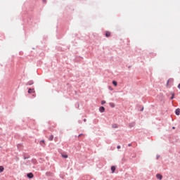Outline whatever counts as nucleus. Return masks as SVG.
Here are the masks:
<instances>
[{
	"label": "nucleus",
	"instance_id": "21",
	"mask_svg": "<svg viewBox=\"0 0 180 180\" xmlns=\"http://www.w3.org/2000/svg\"><path fill=\"white\" fill-rule=\"evenodd\" d=\"M172 129H175V127H173Z\"/></svg>",
	"mask_w": 180,
	"mask_h": 180
},
{
	"label": "nucleus",
	"instance_id": "3",
	"mask_svg": "<svg viewBox=\"0 0 180 180\" xmlns=\"http://www.w3.org/2000/svg\"><path fill=\"white\" fill-rule=\"evenodd\" d=\"M27 176L28 178H30V179H32V178H33V174H32V173H28V174H27Z\"/></svg>",
	"mask_w": 180,
	"mask_h": 180
},
{
	"label": "nucleus",
	"instance_id": "9",
	"mask_svg": "<svg viewBox=\"0 0 180 180\" xmlns=\"http://www.w3.org/2000/svg\"><path fill=\"white\" fill-rule=\"evenodd\" d=\"M112 84L115 86H117V82L116 81H112Z\"/></svg>",
	"mask_w": 180,
	"mask_h": 180
},
{
	"label": "nucleus",
	"instance_id": "6",
	"mask_svg": "<svg viewBox=\"0 0 180 180\" xmlns=\"http://www.w3.org/2000/svg\"><path fill=\"white\" fill-rule=\"evenodd\" d=\"M156 177L158 178V179H160V180L162 179V175L161 174H157Z\"/></svg>",
	"mask_w": 180,
	"mask_h": 180
},
{
	"label": "nucleus",
	"instance_id": "16",
	"mask_svg": "<svg viewBox=\"0 0 180 180\" xmlns=\"http://www.w3.org/2000/svg\"><path fill=\"white\" fill-rule=\"evenodd\" d=\"M169 81H171V79H169L167 82V85H169Z\"/></svg>",
	"mask_w": 180,
	"mask_h": 180
},
{
	"label": "nucleus",
	"instance_id": "12",
	"mask_svg": "<svg viewBox=\"0 0 180 180\" xmlns=\"http://www.w3.org/2000/svg\"><path fill=\"white\" fill-rule=\"evenodd\" d=\"M62 157L63 158H68V155H63Z\"/></svg>",
	"mask_w": 180,
	"mask_h": 180
},
{
	"label": "nucleus",
	"instance_id": "18",
	"mask_svg": "<svg viewBox=\"0 0 180 180\" xmlns=\"http://www.w3.org/2000/svg\"><path fill=\"white\" fill-rule=\"evenodd\" d=\"M178 88L179 89H180V84L178 85Z\"/></svg>",
	"mask_w": 180,
	"mask_h": 180
},
{
	"label": "nucleus",
	"instance_id": "13",
	"mask_svg": "<svg viewBox=\"0 0 180 180\" xmlns=\"http://www.w3.org/2000/svg\"><path fill=\"white\" fill-rule=\"evenodd\" d=\"M172 97L170 98V99H174L175 94H174V93H172Z\"/></svg>",
	"mask_w": 180,
	"mask_h": 180
},
{
	"label": "nucleus",
	"instance_id": "11",
	"mask_svg": "<svg viewBox=\"0 0 180 180\" xmlns=\"http://www.w3.org/2000/svg\"><path fill=\"white\" fill-rule=\"evenodd\" d=\"M110 106H111V108H115V103H110Z\"/></svg>",
	"mask_w": 180,
	"mask_h": 180
},
{
	"label": "nucleus",
	"instance_id": "5",
	"mask_svg": "<svg viewBox=\"0 0 180 180\" xmlns=\"http://www.w3.org/2000/svg\"><path fill=\"white\" fill-rule=\"evenodd\" d=\"M111 171H112V173H115V171H116V167H115V166H112L111 167Z\"/></svg>",
	"mask_w": 180,
	"mask_h": 180
},
{
	"label": "nucleus",
	"instance_id": "22",
	"mask_svg": "<svg viewBox=\"0 0 180 180\" xmlns=\"http://www.w3.org/2000/svg\"><path fill=\"white\" fill-rule=\"evenodd\" d=\"M42 143H44V141H41Z\"/></svg>",
	"mask_w": 180,
	"mask_h": 180
},
{
	"label": "nucleus",
	"instance_id": "23",
	"mask_svg": "<svg viewBox=\"0 0 180 180\" xmlns=\"http://www.w3.org/2000/svg\"><path fill=\"white\" fill-rule=\"evenodd\" d=\"M130 146H131V145H130V144H129V147H130Z\"/></svg>",
	"mask_w": 180,
	"mask_h": 180
},
{
	"label": "nucleus",
	"instance_id": "4",
	"mask_svg": "<svg viewBox=\"0 0 180 180\" xmlns=\"http://www.w3.org/2000/svg\"><path fill=\"white\" fill-rule=\"evenodd\" d=\"M175 113H176V115L177 116H179V115H180V109H176V110H175Z\"/></svg>",
	"mask_w": 180,
	"mask_h": 180
},
{
	"label": "nucleus",
	"instance_id": "7",
	"mask_svg": "<svg viewBox=\"0 0 180 180\" xmlns=\"http://www.w3.org/2000/svg\"><path fill=\"white\" fill-rule=\"evenodd\" d=\"M105 36H106L107 37H110V32L107 31V32H105Z\"/></svg>",
	"mask_w": 180,
	"mask_h": 180
},
{
	"label": "nucleus",
	"instance_id": "17",
	"mask_svg": "<svg viewBox=\"0 0 180 180\" xmlns=\"http://www.w3.org/2000/svg\"><path fill=\"white\" fill-rule=\"evenodd\" d=\"M117 148L118 150H120V148H121L120 146H118L117 147Z\"/></svg>",
	"mask_w": 180,
	"mask_h": 180
},
{
	"label": "nucleus",
	"instance_id": "20",
	"mask_svg": "<svg viewBox=\"0 0 180 180\" xmlns=\"http://www.w3.org/2000/svg\"><path fill=\"white\" fill-rule=\"evenodd\" d=\"M81 136H82V134H79V137H81Z\"/></svg>",
	"mask_w": 180,
	"mask_h": 180
},
{
	"label": "nucleus",
	"instance_id": "1",
	"mask_svg": "<svg viewBox=\"0 0 180 180\" xmlns=\"http://www.w3.org/2000/svg\"><path fill=\"white\" fill-rule=\"evenodd\" d=\"M34 92H36L34 89H29L28 90V94H34Z\"/></svg>",
	"mask_w": 180,
	"mask_h": 180
},
{
	"label": "nucleus",
	"instance_id": "19",
	"mask_svg": "<svg viewBox=\"0 0 180 180\" xmlns=\"http://www.w3.org/2000/svg\"><path fill=\"white\" fill-rule=\"evenodd\" d=\"M84 122H86V119H84Z\"/></svg>",
	"mask_w": 180,
	"mask_h": 180
},
{
	"label": "nucleus",
	"instance_id": "15",
	"mask_svg": "<svg viewBox=\"0 0 180 180\" xmlns=\"http://www.w3.org/2000/svg\"><path fill=\"white\" fill-rule=\"evenodd\" d=\"M112 127H114V129H117V124H115V125L112 126Z\"/></svg>",
	"mask_w": 180,
	"mask_h": 180
},
{
	"label": "nucleus",
	"instance_id": "14",
	"mask_svg": "<svg viewBox=\"0 0 180 180\" xmlns=\"http://www.w3.org/2000/svg\"><path fill=\"white\" fill-rule=\"evenodd\" d=\"M105 103H106V101H101V105H105Z\"/></svg>",
	"mask_w": 180,
	"mask_h": 180
},
{
	"label": "nucleus",
	"instance_id": "2",
	"mask_svg": "<svg viewBox=\"0 0 180 180\" xmlns=\"http://www.w3.org/2000/svg\"><path fill=\"white\" fill-rule=\"evenodd\" d=\"M99 110L101 113H103V112H105V107L103 106L100 107Z\"/></svg>",
	"mask_w": 180,
	"mask_h": 180
},
{
	"label": "nucleus",
	"instance_id": "10",
	"mask_svg": "<svg viewBox=\"0 0 180 180\" xmlns=\"http://www.w3.org/2000/svg\"><path fill=\"white\" fill-rule=\"evenodd\" d=\"M4 167L0 166V172H4Z\"/></svg>",
	"mask_w": 180,
	"mask_h": 180
},
{
	"label": "nucleus",
	"instance_id": "8",
	"mask_svg": "<svg viewBox=\"0 0 180 180\" xmlns=\"http://www.w3.org/2000/svg\"><path fill=\"white\" fill-rule=\"evenodd\" d=\"M53 139H54V136L51 135L49 138V141H52Z\"/></svg>",
	"mask_w": 180,
	"mask_h": 180
}]
</instances>
